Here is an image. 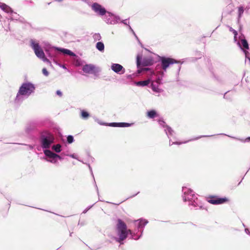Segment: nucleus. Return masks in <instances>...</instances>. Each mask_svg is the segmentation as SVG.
I'll return each mask as SVG.
<instances>
[{
    "label": "nucleus",
    "mask_w": 250,
    "mask_h": 250,
    "mask_svg": "<svg viewBox=\"0 0 250 250\" xmlns=\"http://www.w3.org/2000/svg\"><path fill=\"white\" fill-rule=\"evenodd\" d=\"M62 51L64 53V54H68V55H69L70 56H75V54L74 53H73L72 52H71L70 50H68V49H63L62 50Z\"/></svg>",
    "instance_id": "obj_18"
},
{
    "label": "nucleus",
    "mask_w": 250,
    "mask_h": 250,
    "mask_svg": "<svg viewBox=\"0 0 250 250\" xmlns=\"http://www.w3.org/2000/svg\"><path fill=\"white\" fill-rule=\"evenodd\" d=\"M57 94L60 96V97L62 96V93L60 90L57 91Z\"/></svg>",
    "instance_id": "obj_27"
},
{
    "label": "nucleus",
    "mask_w": 250,
    "mask_h": 250,
    "mask_svg": "<svg viewBox=\"0 0 250 250\" xmlns=\"http://www.w3.org/2000/svg\"><path fill=\"white\" fill-rule=\"evenodd\" d=\"M147 116L149 118H154L158 116L156 111L154 110L148 111L147 112Z\"/></svg>",
    "instance_id": "obj_12"
},
{
    "label": "nucleus",
    "mask_w": 250,
    "mask_h": 250,
    "mask_svg": "<svg viewBox=\"0 0 250 250\" xmlns=\"http://www.w3.org/2000/svg\"><path fill=\"white\" fill-rule=\"evenodd\" d=\"M190 198L189 197H188V200H190Z\"/></svg>",
    "instance_id": "obj_32"
},
{
    "label": "nucleus",
    "mask_w": 250,
    "mask_h": 250,
    "mask_svg": "<svg viewBox=\"0 0 250 250\" xmlns=\"http://www.w3.org/2000/svg\"><path fill=\"white\" fill-rule=\"evenodd\" d=\"M241 44L243 47L244 48L246 49H248L249 48V44L246 40L245 39H242L241 41Z\"/></svg>",
    "instance_id": "obj_16"
},
{
    "label": "nucleus",
    "mask_w": 250,
    "mask_h": 250,
    "mask_svg": "<svg viewBox=\"0 0 250 250\" xmlns=\"http://www.w3.org/2000/svg\"><path fill=\"white\" fill-rule=\"evenodd\" d=\"M229 31L233 33L234 36V38H236L238 34L237 32L235 30L233 29L232 27L229 28Z\"/></svg>",
    "instance_id": "obj_23"
},
{
    "label": "nucleus",
    "mask_w": 250,
    "mask_h": 250,
    "mask_svg": "<svg viewBox=\"0 0 250 250\" xmlns=\"http://www.w3.org/2000/svg\"><path fill=\"white\" fill-rule=\"evenodd\" d=\"M151 85H152V87H153V90L154 91H155L156 90L154 89V88H153V87H154V82H153L152 83Z\"/></svg>",
    "instance_id": "obj_29"
},
{
    "label": "nucleus",
    "mask_w": 250,
    "mask_h": 250,
    "mask_svg": "<svg viewBox=\"0 0 250 250\" xmlns=\"http://www.w3.org/2000/svg\"><path fill=\"white\" fill-rule=\"evenodd\" d=\"M116 227L119 236V238L116 239V241L123 244V241L127 238L129 233L131 234V230L127 229L125 223L120 219L117 220Z\"/></svg>",
    "instance_id": "obj_1"
},
{
    "label": "nucleus",
    "mask_w": 250,
    "mask_h": 250,
    "mask_svg": "<svg viewBox=\"0 0 250 250\" xmlns=\"http://www.w3.org/2000/svg\"><path fill=\"white\" fill-rule=\"evenodd\" d=\"M244 12V7L243 6H240L238 8V15L239 17L240 18Z\"/></svg>",
    "instance_id": "obj_20"
},
{
    "label": "nucleus",
    "mask_w": 250,
    "mask_h": 250,
    "mask_svg": "<svg viewBox=\"0 0 250 250\" xmlns=\"http://www.w3.org/2000/svg\"><path fill=\"white\" fill-rule=\"evenodd\" d=\"M45 154L46 156L48 157L49 158H52V160H50V162L51 163H55L57 162V159H61V157L58 155V154H56V153H54L52 152L51 151L49 150H45Z\"/></svg>",
    "instance_id": "obj_10"
},
{
    "label": "nucleus",
    "mask_w": 250,
    "mask_h": 250,
    "mask_svg": "<svg viewBox=\"0 0 250 250\" xmlns=\"http://www.w3.org/2000/svg\"><path fill=\"white\" fill-rule=\"evenodd\" d=\"M0 8L4 10V11L8 13L11 11V8L10 7L6 5L5 4H2L0 5Z\"/></svg>",
    "instance_id": "obj_15"
},
{
    "label": "nucleus",
    "mask_w": 250,
    "mask_h": 250,
    "mask_svg": "<svg viewBox=\"0 0 250 250\" xmlns=\"http://www.w3.org/2000/svg\"><path fill=\"white\" fill-rule=\"evenodd\" d=\"M247 140H250V137H248L247 138Z\"/></svg>",
    "instance_id": "obj_31"
},
{
    "label": "nucleus",
    "mask_w": 250,
    "mask_h": 250,
    "mask_svg": "<svg viewBox=\"0 0 250 250\" xmlns=\"http://www.w3.org/2000/svg\"><path fill=\"white\" fill-rule=\"evenodd\" d=\"M161 66L162 69L166 71L167 68L171 64H172L174 63L179 62L178 61L176 60L170 58H165L162 57L161 59Z\"/></svg>",
    "instance_id": "obj_6"
},
{
    "label": "nucleus",
    "mask_w": 250,
    "mask_h": 250,
    "mask_svg": "<svg viewBox=\"0 0 250 250\" xmlns=\"http://www.w3.org/2000/svg\"><path fill=\"white\" fill-rule=\"evenodd\" d=\"M208 203L213 205L222 204L227 202L229 200L227 198H220L216 196H210L207 198Z\"/></svg>",
    "instance_id": "obj_4"
},
{
    "label": "nucleus",
    "mask_w": 250,
    "mask_h": 250,
    "mask_svg": "<svg viewBox=\"0 0 250 250\" xmlns=\"http://www.w3.org/2000/svg\"><path fill=\"white\" fill-rule=\"evenodd\" d=\"M83 70L84 72L88 74H96L98 72L96 67L92 64L84 65L83 67Z\"/></svg>",
    "instance_id": "obj_9"
},
{
    "label": "nucleus",
    "mask_w": 250,
    "mask_h": 250,
    "mask_svg": "<svg viewBox=\"0 0 250 250\" xmlns=\"http://www.w3.org/2000/svg\"><path fill=\"white\" fill-rule=\"evenodd\" d=\"M130 124L126 123H120L119 127H128Z\"/></svg>",
    "instance_id": "obj_22"
},
{
    "label": "nucleus",
    "mask_w": 250,
    "mask_h": 250,
    "mask_svg": "<svg viewBox=\"0 0 250 250\" xmlns=\"http://www.w3.org/2000/svg\"><path fill=\"white\" fill-rule=\"evenodd\" d=\"M42 73L45 76H48L49 75V73L47 71V69L45 68H43L42 70Z\"/></svg>",
    "instance_id": "obj_25"
},
{
    "label": "nucleus",
    "mask_w": 250,
    "mask_h": 250,
    "mask_svg": "<svg viewBox=\"0 0 250 250\" xmlns=\"http://www.w3.org/2000/svg\"><path fill=\"white\" fill-rule=\"evenodd\" d=\"M111 69L113 71L117 73L121 72V73L123 74L125 72L123 67L121 64L118 63H113L111 66Z\"/></svg>",
    "instance_id": "obj_11"
},
{
    "label": "nucleus",
    "mask_w": 250,
    "mask_h": 250,
    "mask_svg": "<svg viewBox=\"0 0 250 250\" xmlns=\"http://www.w3.org/2000/svg\"><path fill=\"white\" fill-rule=\"evenodd\" d=\"M120 123H112L109 125L113 127H119Z\"/></svg>",
    "instance_id": "obj_24"
},
{
    "label": "nucleus",
    "mask_w": 250,
    "mask_h": 250,
    "mask_svg": "<svg viewBox=\"0 0 250 250\" xmlns=\"http://www.w3.org/2000/svg\"><path fill=\"white\" fill-rule=\"evenodd\" d=\"M61 146L60 144H57L53 146V149L57 153L61 152Z\"/></svg>",
    "instance_id": "obj_19"
},
{
    "label": "nucleus",
    "mask_w": 250,
    "mask_h": 250,
    "mask_svg": "<svg viewBox=\"0 0 250 250\" xmlns=\"http://www.w3.org/2000/svg\"><path fill=\"white\" fill-rule=\"evenodd\" d=\"M74 141L73 137L71 135H69L67 137V141L68 143L71 144L73 143Z\"/></svg>",
    "instance_id": "obj_21"
},
{
    "label": "nucleus",
    "mask_w": 250,
    "mask_h": 250,
    "mask_svg": "<svg viewBox=\"0 0 250 250\" xmlns=\"http://www.w3.org/2000/svg\"><path fill=\"white\" fill-rule=\"evenodd\" d=\"M35 90V87L33 84L30 83H24L20 87L17 97L19 95H29Z\"/></svg>",
    "instance_id": "obj_2"
},
{
    "label": "nucleus",
    "mask_w": 250,
    "mask_h": 250,
    "mask_svg": "<svg viewBox=\"0 0 250 250\" xmlns=\"http://www.w3.org/2000/svg\"><path fill=\"white\" fill-rule=\"evenodd\" d=\"M161 79H160V78H158V79H157V80L156 81V83L157 84H160V83H161Z\"/></svg>",
    "instance_id": "obj_28"
},
{
    "label": "nucleus",
    "mask_w": 250,
    "mask_h": 250,
    "mask_svg": "<svg viewBox=\"0 0 250 250\" xmlns=\"http://www.w3.org/2000/svg\"><path fill=\"white\" fill-rule=\"evenodd\" d=\"M31 46L34 50L36 55L39 58L42 59L44 61L49 62V60L45 58V54L41 48L38 43L36 42L33 40L31 41Z\"/></svg>",
    "instance_id": "obj_3"
},
{
    "label": "nucleus",
    "mask_w": 250,
    "mask_h": 250,
    "mask_svg": "<svg viewBox=\"0 0 250 250\" xmlns=\"http://www.w3.org/2000/svg\"><path fill=\"white\" fill-rule=\"evenodd\" d=\"M141 57L138 55L137 57V65L139 67L142 64L143 66H150L153 64V60L149 57H145L143 59L142 63L141 62Z\"/></svg>",
    "instance_id": "obj_5"
},
{
    "label": "nucleus",
    "mask_w": 250,
    "mask_h": 250,
    "mask_svg": "<svg viewBox=\"0 0 250 250\" xmlns=\"http://www.w3.org/2000/svg\"><path fill=\"white\" fill-rule=\"evenodd\" d=\"M81 116L82 118H83L84 119H87L89 117V114L87 112H86L84 110H82L81 111Z\"/></svg>",
    "instance_id": "obj_17"
},
{
    "label": "nucleus",
    "mask_w": 250,
    "mask_h": 250,
    "mask_svg": "<svg viewBox=\"0 0 250 250\" xmlns=\"http://www.w3.org/2000/svg\"><path fill=\"white\" fill-rule=\"evenodd\" d=\"M149 70V68H143V69H139L138 70V73H141L143 71H147Z\"/></svg>",
    "instance_id": "obj_26"
},
{
    "label": "nucleus",
    "mask_w": 250,
    "mask_h": 250,
    "mask_svg": "<svg viewBox=\"0 0 250 250\" xmlns=\"http://www.w3.org/2000/svg\"><path fill=\"white\" fill-rule=\"evenodd\" d=\"M150 83V81L149 80L146 81H139L137 83V85L140 86H146L148 85Z\"/></svg>",
    "instance_id": "obj_14"
},
{
    "label": "nucleus",
    "mask_w": 250,
    "mask_h": 250,
    "mask_svg": "<svg viewBox=\"0 0 250 250\" xmlns=\"http://www.w3.org/2000/svg\"><path fill=\"white\" fill-rule=\"evenodd\" d=\"M173 144H181V143L175 142V143H173Z\"/></svg>",
    "instance_id": "obj_30"
},
{
    "label": "nucleus",
    "mask_w": 250,
    "mask_h": 250,
    "mask_svg": "<svg viewBox=\"0 0 250 250\" xmlns=\"http://www.w3.org/2000/svg\"><path fill=\"white\" fill-rule=\"evenodd\" d=\"M96 48L100 51L104 50V46L103 42H98L96 44Z\"/></svg>",
    "instance_id": "obj_13"
},
{
    "label": "nucleus",
    "mask_w": 250,
    "mask_h": 250,
    "mask_svg": "<svg viewBox=\"0 0 250 250\" xmlns=\"http://www.w3.org/2000/svg\"><path fill=\"white\" fill-rule=\"evenodd\" d=\"M91 7L94 12L102 16L105 15L106 12L104 8L103 7L102 5L96 2L94 3L92 5Z\"/></svg>",
    "instance_id": "obj_8"
},
{
    "label": "nucleus",
    "mask_w": 250,
    "mask_h": 250,
    "mask_svg": "<svg viewBox=\"0 0 250 250\" xmlns=\"http://www.w3.org/2000/svg\"><path fill=\"white\" fill-rule=\"evenodd\" d=\"M54 137L50 133H48L47 136L42 139V146L44 148H49L50 145L54 142Z\"/></svg>",
    "instance_id": "obj_7"
}]
</instances>
